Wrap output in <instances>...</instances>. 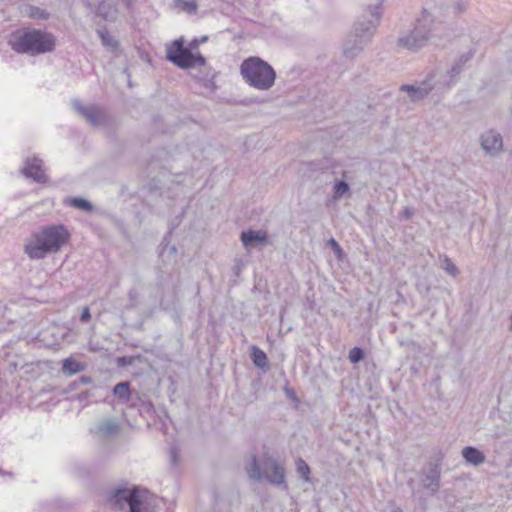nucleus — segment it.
Here are the masks:
<instances>
[{
    "instance_id": "nucleus-1",
    "label": "nucleus",
    "mask_w": 512,
    "mask_h": 512,
    "mask_svg": "<svg viewBox=\"0 0 512 512\" xmlns=\"http://www.w3.org/2000/svg\"><path fill=\"white\" fill-rule=\"evenodd\" d=\"M449 36L450 29L442 19L441 7L429 5L423 8L413 29L398 38L397 44L399 47L417 52L430 43L437 45L439 40Z\"/></svg>"
},
{
    "instance_id": "nucleus-2",
    "label": "nucleus",
    "mask_w": 512,
    "mask_h": 512,
    "mask_svg": "<svg viewBox=\"0 0 512 512\" xmlns=\"http://www.w3.org/2000/svg\"><path fill=\"white\" fill-rule=\"evenodd\" d=\"M383 1L376 0L375 4L369 5L368 15H362L353 25L343 43V55L347 59L356 58L371 42L380 21Z\"/></svg>"
},
{
    "instance_id": "nucleus-3",
    "label": "nucleus",
    "mask_w": 512,
    "mask_h": 512,
    "mask_svg": "<svg viewBox=\"0 0 512 512\" xmlns=\"http://www.w3.org/2000/svg\"><path fill=\"white\" fill-rule=\"evenodd\" d=\"M71 234L63 224H51L41 227L32 234L25 244L24 251L32 260H40L48 254L57 253L70 240Z\"/></svg>"
},
{
    "instance_id": "nucleus-4",
    "label": "nucleus",
    "mask_w": 512,
    "mask_h": 512,
    "mask_svg": "<svg viewBox=\"0 0 512 512\" xmlns=\"http://www.w3.org/2000/svg\"><path fill=\"white\" fill-rule=\"evenodd\" d=\"M244 470L250 482L260 483L265 481L281 490L288 489L284 463L269 456L267 453L250 455L245 460Z\"/></svg>"
},
{
    "instance_id": "nucleus-5",
    "label": "nucleus",
    "mask_w": 512,
    "mask_h": 512,
    "mask_svg": "<svg viewBox=\"0 0 512 512\" xmlns=\"http://www.w3.org/2000/svg\"><path fill=\"white\" fill-rule=\"evenodd\" d=\"M8 43L18 54L37 56L54 51L56 38L41 29L24 28L13 32Z\"/></svg>"
},
{
    "instance_id": "nucleus-6",
    "label": "nucleus",
    "mask_w": 512,
    "mask_h": 512,
    "mask_svg": "<svg viewBox=\"0 0 512 512\" xmlns=\"http://www.w3.org/2000/svg\"><path fill=\"white\" fill-rule=\"evenodd\" d=\"M147 500L148 490L136 485L121 484L106 492V503L112 512H148Z\"/></svg>"
},
{
    "instance_id": "nucleus-7",
    "label": "nucleus",
    "mask_w": 512,
    "mask_h": 512,
    "mask_svg": "<svg viewBox=\"0 0 512 512\" xmlns=\"http://www.w3.org/2000/svg\"><path fill=\"white\" fill-rule=\"evenodd\" d=\"M240 72L245 82L258 90L270 89L276 79L273 67L259 57L245 59L240 66Z\"/></svg>"
},
{
    "instance_id": "nucleus-8",
    "label": "nucleus",
    "mask_w": 512,
    "mask_h": 512,
    "mask_svg": "<svg viewBox=\"0 0 512 512\" xmlns=\"http://www.w3.org/2000/svg\"><path fill=\"white\" fill-rule=\"evenodd\" d=\"M166 58L180 69L187 70L195 67H204L206 65L205 57L200 53H192L185 47L183 38L174 40L168 47Z\"/></svg>"
},
{
    "instance_id": "nucleus-9",
    "label": "nucleus",
    "mask_w": 512,
    "mask_h": 512,
    "mask_svg": "<svg viewBox=\"0 0 512 512\" xmlns=\"http://www.w3.org/2000/svg\"><path fill=\"white\" fill-rule=\"evenodd\" d=\"M474 52L471 50L462 53L457 58L453 60L450 68L444 72L437 74V93L443 94L449 90H451L460 80V76L464 73L469 67L470 62L473 58Z\"/></svg>"
},
{
    "instance_id": "nucleus-10",
    "label": "nucleus",
    "mask_w": 512,
    "mask_h": 512,
    "mask_svg": "<svg viewBox=\"0 0 512 512\" xmlns=\"http://www.w3.org/2000/svg\"><path fill=\"white\" fill-rule=\"evenodd\" d=\"M123 432V426L115 417H104L94 422L89 428V434L99 442H110L118 439Z\"/></svg>"
},
{
    "instance_id": "nucleus-11",
    "label": "nucleus",
    "mask_w": 512,
    "mask_h": 512,
    "mask_svg": "<svg viewBox=\"0 0 512 512\" xmlns=\"http://www.w3.org/2000/svg\"><path fill=\"white\" fill-rule=\"evenodd\" d=\"M75 111L91 126L100 127L108 123L109 117L105 109L99 105H84L80 100L72 101Z\"/></svg>"
},
{
    "instance_id": "nucleus-12",
    "label": "nucleus",
    "mask_w": 512,
    "mask_h": 512,
    "mask_svg": "<svg viewBox=\"0 0 512 512\" xmlns=\"http://www.w3.org/2000/svg\"><path fill=\"white\" fill-rule=\"evenodd\" d=\"M437 73L431 72L428 76L420 83L419 86L405 84L400 87L401 91L408 93L411 101L417 102L426 98L429 93L433 90L437 92Z\"/></svg>"
},
{
    "instance_id": "nucleus-13",
    "label": "nucleus",
    "mask_w": 512,
    "mask_h": 512,
    "mask_svg": "<svg viewBox=\"0 0 512 512\" xmlns=\"http://www.w3.org/2000/svg\"><path fill=\"white\" fill-rule=\"evenodd\" d=\"M440 476H441V457L438 456L428 463L427 468L423 472V478L421 480L422 487L431 495L438 492L440 488Z\"/></svg>"
},
{
    "instance_id": "nucleus-14",
    "label": "nucleus",
    "mask_w": 512,
    "mask_h": 512,
    "mask_svg": "<svg viewBox=\"0 0 512 512\" xmlns=\"http://www.w3.org/2000/svg\"><path fill=\"white\" fill-rule=\"evenodd\" d=\"M21 171L25 177L31 178L38 183H45L47 181V176L43 170L42 160L39 158H27Z\"/></svg>"
},
{
    "instance_id": "nucleus-15",
    "label": "nucleus",
    "mask_w": 512,
    "mask_h": 512,
    "mask_svg": "<svg viewBox=\"0 0 512 512\" xmlns=\"http://www.w3.org/2000/svg\"><path fill=\"white\" fill-rule=\"evenodd\" d=\"M240 240L245 248L266 245L268 243V234L264 230L248 229L241 232Z\"/></svg>"
},
{
    "instance_id": "nucleus-16",
    "label": "nucleus",
    "mask_w": 512,
    "mask_h": 512,
    "mask_svg": "<svg viewBox=\"0 0 512 512\" xmlns=\"http://www.w3.org/2000/svg\"><path fill=\"white\" fill-rule=\"evenodd\" d=\"M95 14L104 21L114 22L117 19L118 10L116 4L110 0H100L95 7Z\"/></svg>"
},
{
    "instance_id": "nucleus-17",
    "label": "nucleus",
    "mask_w": 512,
    "mask_h": 512,
    "mask_svg": "<svg viewBox=\"0 0 512 512\" xmlns=\"http://www.w3.org/2000/svg\"><path fill=\"white\" fill-rule=\"evenodd\" d=\"M482 138V148L488 153L498 152L503 147L501 136L494 131H488Z\"/></svg>"
},
{
    "instance_id": "nucleus-18",
    "label": "nucleus",
    "mask_w": 512,
    "mask_h": 512,
    "mask_svg": "<svg viewBox=\"0 0 512 512\" xmlns=\"http://www.w3.org/2000/svg\"><path fill=\"white\" fill-rule=\"evenodd\" d=\"M250 350V358L252 360V363L257 368L261 369L264 372H267L270 369V365L266 353L255 345H253L250 348Z\"/></svg>"
},
{
    "instance_id": "nucleus-19",
    "label": "nucleus",
    "mask_w": 512,
    "mask_h": 512,
    "mask_svg": "<svg viewBox=\"0 0 512 512\" xmlns=\"http://www.w3.org/2000/svg\"><path fill=\"white\" fill-rule=\"evenodd\" d=\"M85 369V366L72 357H68L62 361V373L66 376H72Z\"/></svg>"
},
{
    "instance_id": "nucleus-20",
    "label": "nucleus",
    "mask_w": 512,
    "mask_h": 512,
    "mask_svg": "<svg viewBox=\"0 0 512 512\" xmlns=\"http://www.w3.org/2000/svg\"><path fill=\"white\" fill-rule=\"evenodd\" d=\"M113 395L121 403H127L131 398L129 382H120L113 387Z\"/></svg>"
},
{
    "instance_id": "nucleus-21",
    "label": "nucleus",
    "mask_w": 512,
    "mask_h": 512,
    "mask_svg": "<svg viewBox=\"0 0 512 512\" xmlns=\"http://www.w3.org/2000/svg\"><path fill=\"white\" fill-rule=\"evenodd\" d=\"M97 34L103 46L109 48L111 51H116L119 48V42L109 33L105 27L97 29Z\"/></svg>"
},
{
    "instance_id": "nucleus-22",
    "label": "nucleus",
    "mask_w": 512,
    "mask_h": 512,
    "mask_svg": "<svg viewBox=\"0 0 512 512\" xmlns=\"http://www.w3.org/2000/svg\"><path fill=\"white\" fill-rule=\"evenodd\" d=\"M66 202L70 206L77 208L79 210L85 211V212L90 213L94 210L92 203L84 198H81V197H72V198H69Z\"/></svg>"
},
{
    "instance_id": "nucleus-23",
    "label": "nucleus",
    "mask_w": 512,
    "mask_h": 512,
    "mask_svg": "<svg viewBox=\"0 0 512 512\" xmlns=\"http://www.w3.org/2000/svg\"><path fill=\"white\" fill-rule=\"evenodd\" d=\"M174 5L180 11L188 14H195L198 9L196 0H174Z\"/></svg>"
},
{
    "instance_id": "nucleus-24",
    "label": "nucleus",
    "mask_w": 512,
    "mask_h": 512,
    "mask_svg": "<svg viewBox=\"0 0 512 512\" xmlns=\"http://www.w3.org/2000/svg\"><path fill=\"white\" fill-rule=\"evenodd\" d=\"M350 192L349 184L345 180H337L333 186V198L339 200Z\"/></svg>"
},
{
    "instance_id": "nucleus-25",
    "label": "nucleus",
    "mask_w": 512,
    "mask_h": 512,
    "mask_svg": "<svg viewBox=\"0 0 512 512\" xmlns=\"http://www.w3.org/2000/svg\"><path fill=\"white\" fill-rule=\"evenodd\" d=\"M296 472L299 477L305 481L310 482V467L309 465L301 458L296 460Z\"/></svg>"
},
{
    "instance_id": "nucleus-26",
    "label": "nucleus",
    "mask_w": 512,
    "mask_h": 512,
    "mask_svg": "<svg viewBox=\"0 0 512 512\" xmlns=\"http://www.w3.org/2000/svg\"><path fill=\"white\" fill-rule=\"evenodd\" d=\"M441 267L451 276L456 277L459 273L458 268L456 265L452 262L450 258L447 256H444L442 259V265Z\"/></svg>"
},
{
    "instance_id": "nucleus-27",
    "label": "nucleus",
    "mask_w": 512,
    "mask_h": 512,
    "mask_svg": "<svg viewBox=\"0 0 512 512\" xmlns=\"http://www.w3.org/2000/svg\"><path fill=\"white\" fill-rule=\"evenodd\" d=\"M365 357V352L361 347H354L349 351L348 358L351 363L357 364Z\"/></svg>"
},
{
    "instance_id": "nucleus-28",
    "label": "nucleus",
    "mask_w": 512,
    "mask_h": 512,
    "mask_svg": "<svg viewBox=\"0 0 512 512\" xmlns=\"http://www.w3.org/2000/svg\"><path fill=\"white\" fill-rule=\"evenodd\" d=\"M462 455L466 461L478 465L480 463V450H462Z\"/></svg>"
},
{
    "instance_id": "nucleus-29",
    "label": "nucleus",
    "mask_w": 512,
    "mask_h": 512,
    "mask_svg": "<svg viewBox=\"0 0 512 512\" xmlns=\"http://www.w3.org/2000/svg\"><path fill=\"white\" fill-rule=\"evenodd\" d=\"M176 299H177V291H176V288H174L173 291H172L171 299L167 300L165 298H162L161 301H160V306L164 310L175 309V307H176Z\"/></svg>"
},
{
    "instance_id": "nucleus-30",
    "label": "nucleus",
    "mask_w": 512,
    "mask_h": 512,
    "mask_svg": "<svg viewBox=\"0 0 512 512\" xmlns=\"http://www.w3.org/2000/svg\"><path fill=\"white\" fill-rule=\"evenodd\" d=\"M29 16L35 19H48L49 13L39 7L30 6Z\"/></svg>"
},
{
    "instance_id": "nucleus-31",
    "label": "nucleus",
    "mask_w": 512,
    "mask_h": 512,
    "mask_svg": "<svg viewBox=\"0 0 512 512\" xmlns=\"http://www.w3.org/2000/svg\"><path fill=\"white\" fill-rule=\"evenodd\" d=\"M92 383V378L89 377V376H86V375H82L78 378V380L74 381L71 385H70V388L72 390L74 389H78V387L80 385H89Z\"/></svg>"
},
{
    "instance_id": "nucleus-32",
    "label": "nucleus",
    "mask_w": 512,
    "mask_h": 512,
    "mask_svg": "<svg viewBox=\"0 0 512 512\" xmlns=\"http://www.w3.org/2000/svg\"><path fill=\"white\" fill-rule=\"evenodd\" d=\"M328 244L331 246V248L333 249L334 253L338 257H340L342 255L343 250L340 247L339 243L334 238L329 239Z\"/></svg>"
},
{
    "instance_id": "nucleus-33",
    "label": "nucleus",
    "mask_w": 512,
    "mask_h": 512,
    "mask_svg": "<svg viewBox=\"0 0 512 512\" xmlns=\"http://www.w3.org/2000/svg\"><path fill=\"white\" fill-rule=\"evenodd\" d=\"M179 450H170L169 451V459L170 463L173 467H176L179 464Z\"/></svg>"
},
{
    "instance_id": "nucleus-34",
    "label": "nucleus",
    "mask_w": 512,
    "mask_h": 512,
    "mask_svg": "<svg viewBox=\"0 0 512 512\" xmlns=\"http://www.w3.org/2000/svg\"><path fill=\"white\" fill-rule=\"evenodd\" d=\"M467 6H468L467 2H465V1H458V2H456L454 4L453 10H454L455 13L460 14V13L466 11Z\"/></svg>"
},
{
    "instance_id": "nucleus-35",
    "label": "nucleus",
    "mask_w": 512,
    "mask_h": 512,
    "mask_svg": "<svg viewBox=\"0 0 512 512\" xmlns=\"http://www.w3.org/2000/svg\"><path fill=\"white\" fill-rule=\"evenodd\" d=\"M128 298L131 302L130 306L131 307H136L137 305V298H138V292L136 289H130L129 292H128Z\"/></svg>"
},
{
    "instance_id": "nucleus-36",
    "label": "nucleus",
    "mask_w": 512,
    "mask_h": 512,
    "mask_svg": "<svg viewBox=\"0 0 512 512\" xmlns=\"http://www.w3.org/2000/svg\"><path fill=\"white\" fill-rule=\"evenodd\" d=\"M91 319V313L89 307L85 306L82 309L81 315H80V321L82 323H87Z\"/></svg>"
},
{
    "instance_id": "nucleus-37",
    "label": "nucleus",
    "mask_w": 512,
    "mask_h": 512,
    "mask_svg": "<svg viewBox=\"0 0 512 512\" xmlns=\"http://www.w3.org/2000/svg\"><path fill=\"white\" fill-rule=\"evenodd\" d=\"M208 39L207 36H204L201 38L200 41H198L197 39H194L190 44H189V49L192 51L193 49H196L198 47V45L200 44V42H206Z\"/></svg>"
},
{
    "instance_id": "nucleus-38",
    "label": "nucleus",
    "mask_w": 512,
    "mask_h": 512,
    "mask_svg": "<svg viewBox=\"0 0 512 512\" xmlns=\"http://www.w3.org/2000/svg\"><path fill=\"white\" fill-rule=\"evenodd\" d=\"M414 215V210L412 208H409V207H406L404 210H403V217L407 220L411 219L412 216Z\"/></svg>"
},
{
    "instance_id": "nucleus-39",
    "label": "nucleus",
    "mask_w": 512,
    "mask_h": 512,
    "mask_svg": "<svg viewBox=\"0 0 512 512\" xmlns=\"http://www.w3.org/2000/svg\"><path fill=\"white\" fill-rule=\"evenodd\" d=\"M128 11H132L134 2L136 0H121Z\"/></svg>"
},
{
    "instance_id": "nucleus-40",
    "label": "nucleus",
    "mask_w": 512,
    "mask_h": 512,
    "mask_svg": "<svg viewBox=\"0 0 512 512\" xmlns=\"http://www.w3.org/2000/svg\"><path fill=\"white\" fill-rule=\"evenodd\" d=\"M93 394L91 393L90 390H85V391H82L80 394H79V399L82 401V400H86L88 399L89 397H91Z\"/></svg>"
},
{
    "instance_id": "nucleus-41",
    "label": "nucleus",
    "mask_w": 512,
    "mask_h": 512,
    "mask_svg": "<svg viewBox=\"0 0 512 512\" xmlns=\"http://www.w3.org/2000/svg\"><path fill=\"white\" fill-rule=\"evenodd\" d=\"M284 391H285L286 395L288 397H290L291 399L298 400L297 397H296L295 392L291 388L285 387Z\"/></svg>"
},
{
    "instance_id": "nucleus-42",
    "label": "nucleus",
    "mask_w": 512,
    "mask_h": 512,
    "mask_svg": "<svg viewBox=\"0 0 512 512\" xmlns=\"http://www.w3.org/2000/svg\"><path fill=\"white\" fill-rule=\"evenodd\" d=\"M201 81H211L213 79V75H211L210 71H207L205 75L199 77Z\"/></svg>"
},
{
    "instance_id": "nucleus-43",
    "label": "nucleus",
    "mask_w": 512,
    "mask_h": 512,
    "mask_svg": "<svg viewBox=\"0 0 512 512\" xmlns=\"http://www.w3.org/2000/svg\"><path fill=\"white\" fill-rule=\"evenodd\" d=\"M84 4H85V6H86L87 8H89V9H92V8H93L92 4H91L89 1H87V0H85V1H84Z\"/></svg>"
},
{
    "instance_id": "nucleus-44",
    "label": "nucleus",
    "mask_w": 512,
    "mask_h": 512,
    "mask_svg": "<svg viewBox=\"0 0 512 512\" xmlns=\"http://www.w3.org/2000/svg\"><path fill=\"white\" fill-rule=\"evenodd\" d=\"M342 176H343V177H347V172H346V171H344V172L342 173Z\"/></svg>"
},
{
    "instance_id": "nucleus-45",
    "label": "nucleus",
    "mask_w": 512,
    "mask_h": 512,
    "mask_svg": "<svg viewBox=\"0 0 512 512\" xmlns=\"http://www.w3.org/2000/svg\"><path fill=\"white\" fill-rule=\"evenodd\" d=\"M464 448L470 449V448H474V447L473 446H465Z\"/></svg>"
},
{
    "instance_id": "nucleus-46",
    "label": "nucleus",
    "mask_w": 512,
    "mask_h": 512,
    "mask_svg": "<svg viewBox=\"0 0 512 512\" xmlns=\"http://www.w3.org/2000/svg\"><path fill=\"white\" fill-rule=\"evenodd\" d=\"M394 512H402V510L401 509H396V510H394Z\"/></svg>"
}]
</instances>
